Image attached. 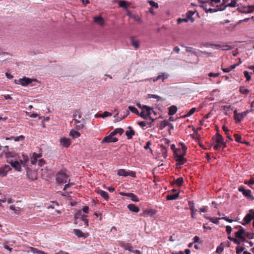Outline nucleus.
<instances>
[{
    "mask_svg": "<svg viewBox=\"0 0 254 254\" xmlns=\"http://www.w3.org/2000/svg\"><path fill=\"white\" fill-rule=\"evenodd\" d=\"M187 147L183 143H179L176 147V169L180 168V166L186 163L187 159L185 158Z\"/></svg>",
    "mask_w": 254,
    "mask_h": 254,
    "instance_id": "obj_1",
    "label": "nucleus"
},
{
    "mask_svg": "<svg viewBox=\"0 0 254 254\" xmlns=\"http://www.w3.org/2000/svg\"><path fill=\"white\" fill-rule=\"evenodd\" d=\"M138 107L142 109V112L139 113L138 116L145 120H148V117L151 116L152 112H153V108L146 105L141 106L140 104L138 105Z\"/></svg>",
    "mask_w": 254,
    "mask_h": 254,
    "instance_id": "obj_2",
    "label": "nucleus"
},
{
    "mask_svg": "<svg viewBox=\"0 0 254 254\" xmlns=\"http://www.w3.org/2000/svg\"><path fill=\"white\" fill-rule=\"evenodd\" d=\"M212 139L216 142V144L213 146V149L215 150H219L221 147L222 144L224 143V138L218 130L215 135L212 137Z\"/></svg>",
    "mask_w": 254,
    "mask_h": 254,
    "instance_id": "obj_3",
    "label": "nucleus"
},
{
    "mask_svg": "<svg viewBox=\"0 0 254 254\" xmlns=\"http://www.w3.org/2000/svg\"><path fill=\"white\" fill-rule=\"evenodd\" d=\"M68 178V175L62 170L57 174L56 181L60 184H65L67 182Z\"/></svg>",
    "mask_w": 254,
    "mask_h": 254,
    "instance_id": "obj_4",
    "label": "nucleus"
},
{
    "mask_svg": "<svg viewBox=\"0 0 254 254\" xmlns=\"http://www.w3.org/2000/svg\"><path fill=\"white\" fill-rule=\"evenodd\" d=\"M239 230L235 233V237L237 239H239L242 242H244L246 240L245 237H248V235L245 232V229L242 226H239Z\"/></svg>",
    "mask_w": 254,
    "mask_h": 254,
    "instance_id": "obj_5",
    "label": "nucleus"
},
{
    "mask_svg": "<svg viewBox=\"0 0 254 254\" xmlns=\"http://www.w3.org/2000/svg\"><path fill=\"white\" fill-rule=\"evenodd\" d=\"M238 190L241 192L247 198L251 200H254V197L251 194L252 192L250 190H246L245 189L244 187L240 186L238 188Z\"/></svg>",
    "mask_w": 254,
    "mask_h": 254,
    "instance_id": "obj_6",
    "label": "nucleus"
},
{
    "mask_svg": "<svg viewBox=\"0 0 254 254\" xmlns=\"http://www.w3.org/2000/svg\"><path fill=\"white\" fill-rule=\"evenodd\" d=\"M117 174L120 176L127 177L128 176H129L133 178L136 177V174L134 172L131 171H126L124 169L119 170L118 171Z\"/></svg>",
    "mask_w": 254,
    "mask_h": 254,
    "instance_id": "obj_7",
    "label": "nucleus"
},
{
    "mask_svg": "<svg viewBox=\"0 0 254 254\" xmlns=\"http://www.w3.org/2000/svg\"><path fill=\"white\" fill-rule=\"evenodd\" d=\"M244 220L245 221L243 223L244 225L249 224L252 220H254V210L250 209L249 213L245 216Z\"/></svg>",
    "mask_w": 254,
    "mask_h": 254,
    "instance_id": "obj_8",
    "label": "nucleus"
},
{
    "mask_svg": "<svg viewBox=\"0 0 254 254\" xmlns=\"http://www.w3.org/2000/svg\"><path fill=\"white\" fill-rule=\"evenodd\" d=\"M114 135L111 132L109 135L105 136L102 140L101 143H111V142H116L118 141V139L117 137H114Z\"/></svg>",
    "mask_w": 254,
    "mask_h": 254,
    "instance_id": "obj_9",
    "label": "nucleus"
},
{
    "mask_svg": "<svg viewBox=\"0 0 254 254\" xmlns=\"http://www.w3.org/2000/svg\"><path fill=\"white\" fill-rule=\"evenodd\" d=\"M201 6L204 8L206 13H213L218 11H221L220 10L221 9V5L217 6V7L215 8H208L207 5V2H204L203 3H202Z\"/></svg>",
    "mask_w": 254,
    "mask_h": 254,
    "instance_id": "obj_10",
    "label": "nucleus"
},
{
    "mask_svg": "<svg viewBox=\"0 0 254 254\" xmlns=\"http://www.w3.org/2000/svg\"><path fill=\"white\" fill-rule=\"evenodd\" d=\"M168 126L169 127L168 131L170 134L171 133V130L174 129V126L173 124H171L169 120H165L161 122L160 125V128L163 129L166 127Z\"/></svg>",
    "mask_w": 254,
    "mask_h": 254,
    "instance_id": "obj_11",
    "label": "nucleus"
},
{
    "mask_svg": "<svg viewBox=\"0 0 254 254\" xmlns=\"http://www.w3.org/2000/svg\"><path fill=\"white\" fill-rule=\"evenodd\" d=\"M234 117L236 123H240L246 117V113L242 112L241 113H238L237 111L235 110L234 112Z\"/></svg>",
    "mask_w": 254,
    "mask_h": 254,
    "instance_id": "obj_12",
    "label": "nucleus"
},
{
    "mask_svg": "<svg viewBox=\"0 0 254 254\" xmlns=\"http://www.w3.org/2000/svg\"><path fill=\"white\" fill-rule=\"evenodd\" d=\"M11 169L10 166L8 165H5L3 167H0V176L2 177L6 176L7 172Z\"/></svg>",
    "mask_w": 254,
    "mask_h": 254,
    "instance_id": "obj_13",
    "label": "nucleus"
},
{
    "mask_svg": "<svg viewBox=\"0 0 254 254\" xmlns=\"http://www.w3.org/2000/svg\"><path fill=\"white\" fill-rule=\"evenodd\" d=\"M32 82V80L27 77H24L23 78H20L18 80V84H21L22 86H26L31 84Z\"/></svg>",
    "mask_w": 254,
    "mask_h": 254,
    "instance_id": "obj_14",
    "label": "nucleus"
},
{
    "mask_svg": "<svg viewBox=\"0 0 254 254\" xmlns=\"http://www.w3.org/2000/svg\"><path fill=\"white\" fill-rule=\"evenodd\" d=\"M74 234L78 238H86L89 236L88 233H84L80 229H75L73 230Z\"/></svg>",
    "mask_w": 254,
    "mask_h": 254,
    "instance_id": "obj_15",
    "label": "nucleus"
},
{
    "mask_svg": "<svg viewBox=\"0 0 254 254\" xmlns=\"http://www.w3.org/2000/svg\"><path fill=\"white\" fill-rule=\"evenodd\" d=\"M60 142L61 144L64 147H68L71 144L70 140L68 138H61Z\"/></svg>",
    "mask_w": 254,
    "mask_h": 254,
    "instance_id": "obj_16",
    "label": "nucleus"
},
{
    "mask_svg": "<svg viewBox=\"0 0 254 254\" xmlns=\"http://www.w3.org/2000/svg\"><path fill=\"white\" fill-rule=\"evenodd\" d=\"M237 1L236 0H231L230 3L226 4L225 5H221V10H224L227 7H235L238 6L237 4Z\"/></svg>",
    "mask_w": 254,
    "mask_h": 254,
    "instance_id": "obj_17",
    "label": "nucleus"
},
{
    "mask_svg": "<svg viewBox=\"0 0 254 254\" xmlns=\"http://www.w3.org/2000/svg\"><path fill=\"white\" fill-rule=\"evenodd\" d=\"M128 130H127L126 131V135H127V138L128 139H130L132 138V136L133 135H134L135 134V131L134 130L132 129V128L129 126L128 127Z\"/></svg>",
    "mask_w": 254,
    "mask_h": 254,
    "instance_id": "obj_18",
    "label": "nucleus"
},
{
    "mask_svg": "<svg viewBox=\"0 0 254 254\" xmlns=\"http://www.w3.org/2000/svg\"><path fill=\"white\" fill-rule=\"evenodd\" d=\"M119 245L121 247L123 248L124 249L128 250L129 252L132 251V247L131 246V245L129 243H125L123 242H120L119 243Z\"/></svg>",
    "mask_w": 254,
    "mask_h": 254,
    "instance_id": "obj_19",
    "label": "nucleus"
},
{
    "mask_svg": "<svg viewBox=\"0 0 254 254\" xmlns=\"http://www.w3.org/2000/svg\"><path fill=\"white\" fill-rule=\"evenodd\" d=\"M127 208L130 211L136 213H137L140 211V208L134 204H128Z\"/></svg>",
    "mask_w": 254,
    "mask_h": 254,
    "instance_id": "obj_20",
    "label": "nucleus"
},
{
    "mask_svg": "<svg viewBox=\"0 0 254 254\" xmlns=\"http://www.w3.org/2000/svg\"><path fill=\"white\" fill-rule=\"evenodd\" d=\"M123 195L130 197L131 198V199L133 201H135V202L139 201V199L137 197V196L132 193H125L123 194Z\"/></svg>",
    "mask_w": 254,
    "mask_h": 254,
    "instance_id": "obj_21",
    "label": "nucleus"
},
{
    "mask_svg": "<svg viewBox=\"0 0 254 254\" xmlns=\"http://www.w3.org/2000/svg\"><path fill=\"white\" fill-rule=\"evenodd\" d=\"M73 121L76 125V129L80 130L83 128L84 125H83V123H82L81 121H78V120H77L76 119H74Z\"/></svg>",
    "mask_w": 254,
    "mask_h": 254,
    "instance_id": "obj_22",
    "label": "nucleus"
},
{
    "mask_svg": "<svg viewBox=\"0 0 254 254\" xmlns=\"http://www.w3.org/2000/svg\"><path fill=\"white\" fill-rule=\"evenodd\" d=\"M11 166L14 168V169L17 171H21V164L18 161H14L11 163Z\"/></svg>",
    "mask_w": 254,
    "mask_h": 254,
    "instance_id": "obj_23",
    "label": "nucleus"
},
{
    "mask_svg": "<svg viewBox=\"0 0 254 254\" xmlns=\"http://www.w3.org/2000/svg\"><path fill=\"white\" fill-rule=\"evenodd\" d=\"M131 44L135 49H137L140 46V42L138 40L134 39L133 37L130 38Z\"/></svg>",
    "mask_w": 254,
    "mask_h": 254,
    "instance_id": "obj_24",
    "label": "nucleus"
},
{
    "mask_svg": "<svg viewBox=\"0 0 254 254\" xmlns=\"http://www.w3.org/2000/svg\"><path fill=\"white\" fill-rule=\"evenodd\" d=\"M97 192L99 195H100L105 199H106V200H108L109 195H108V193L106 191H104L101 190H98Z\"/></svg>",
    "mask_w": 254,
    "mask_h": 254,
    "instance_id": "obj_25",
    "label": "nucleus"
},
{
    "mask_svg": "<svg viewBox=\"0 0 254 254\" xmlns=\"http://www.w3.org/2000/svg\"><path fill=\"white\" fill-rule=\"evenodd\" d=\"M254 11V6L250 5L246 7H244L242 12L244 13H251Z\"/></svg>",
    "mask_w": 254,
    "mask_h": 254,
    "instance_id": "obj_26",
    "label": "nucleus"
},
{
    "mask_svg": "<svg viewBox=\"0 0 254 254\" xmlns=\"http://www.w3.org/2000/svg\"><path fill=\"white\" fill-rule=\"evenodd\" d=\"M171 193H168L166 196V198L167 200H171L175 199V189L171 190Z\"/></svg>",
    "mask_w": 254,
    "mask_h": 254,
    "instance_id": "obj_27",
    "label": "nucleus"
},
{
    "mask_svg": "<svg viewBox=\"0 0 254 254\" xmlns=\"http://www.w3.org/2000/svg\"><path fill=\"white\" fill-rule=\"evenodd\" d=\"M94 21L100 25H103L104 19L101 16H96L94 18Z\"/></svg>",
    "mask_w": 254,
    "mask_h": 254,
    "instance_id": "obj_28",
    "label": "nucleus"
},
{
    "mask_svg": "<svg viewBox=\"0 0 254 254\" xmlns=\"http://www.w3.org/2000/svg\"><path fill=\"white\" fill-rule=\"evenodd\" d=\"M111 116H112L111 113L107 112V111H105L102 114H99V115H96L95 117L104 118L105 117H110Z\"/></svg>",
    "mask_w": 254,
    "mask_h": 254,
    "instance_id": "obj_29",
    "label": "nucleus"
},
{
    "mask_svg": "<svg viewBox=\"0 0 254 254\" xmlns=\"http://www.w3.org/2000/svg\"><path fill=\"white\" fill-rule=\"evenodd\" d=\"M27 175L28 177L32 180H35L37 179V177L35 173H32L31 171H27Z\"/></svg>",
    "mask_w": 254,
    "mask_h": 254,
    "instance_id": "obj_30",
    "label": "nucleus"
},
{
    "mask_svg": "<svg viewBox=\"0 0 254 254\" xmlns=\"http://www.w3.org/2000/svg\"><path fill=\"white\" fill-rule=\"evenodd\" d=\"M83 216V214L82 213V211L81 210H79L78 212H76L74 214V218L75 223H77V220L78 219H81L82 216Z\"/></svg>",
    "mask_w": 254,
    "mask_h": 254,
    "instance_id": "obj_31",
    "label": "nucleus"
},
{
    "mask_svg": "<svg viewBox=\"0 0 254 254\" xmlns=\"http://www.w3.org/2000/svg\"><path fill=\"white\" fill-rule=\"evenodd\" d=\"M9 208L13 211L15 214H19L20 213L21 208L19 207H16L12 205L9 206Z\"/></svg>",
    "mask_w": 254,
    "mask_h": 254,
    "instance_id": "obj_32",
    "label": "nucleus"
},
{
    "mask_svg": "<svg viewBox=\"0 0 254 254\" xmlns=\"http://www.w3.org/2000/svg\"><path fill=\"white\" fill-rule=\"evenodd\" d=\"M30 249L31 252L32 253H33V254H45V252L44 251L39 250L37 248H33V247H30Z\"/></svg>",
    "mask_w": 254,
    "mask_h": 254,
    "instance_id": "obj_33",
    "label": "nucleus"
},
{
    "mask_svg": "<svg viewBox=\"0 0 254 254\" xmlns=\"http://www.w3.org/2000/svg\"><path fill=\"white\" fill-rule=\"evenodd\" d=\"M69 135L73 138H77L80 136V133L78 131L72 129L70 131Z\"/></svg>",
    "mask_w": 254,
    "mask_h": 254,
    "instance_id": "obj_34",
    "label": "nucleus"
},
{
    "mask_svg": "<svg viewBox=\"0 0 254 254\" xmlns=\"http://www.w3.org/2000/svg\"><path fill=\"white\" fill-rule=\"evenodd\" d=\"M23 160H20V164L22 165L24 167H26L27 166V162L29 161L28 157L27 156L23 155Z\"/></svg>",
    "mask_w": 254,
    "mask_h": 254,
    "instance_id": "obj_35",
    "label": "nucleus"
},
{
    "mask_svg": "<svg viewBox=\"0 0 254 254\" xmlns=\"http://www.w3.org/2000/svg\"><path fill=\"white\" fill-rule=\"evenodd\" d=\"M195 111H196L195 108H192L187 113V114L182 116L181 117L186 118L187 117H190L191 115H192L195 112Z\"/></svg>",
    "mask_w": 254,
    "mask_h": 254,
    "instance_id": "obj_36",
    "label": "nucleus"
},
{
    "mask_svg": "<svg viewBox=\"0 0 254 254\" xmlns=\"http://www.w3.org/2000/svg\"><path fill=\"white\" fill-rule=\"evenodd\" d=\"M222 129L223 131L225 132V134L227 135V137L230 140H233V138L231 137V136L230 135L229 132V129L225 126H223Z\"/></svg>",
    "mask_w": 254,
    "mask_h": 254,
    "instance_id": "obj_37",
    "label": "nucleus"
},
{
    "mask_svg": "<svg viewBox=\"0 0 254 254\" xmlns=\"http://www.w3.org/2000/svg\"><path fill=\"white\" fill-rule=\"evenodd\" d=\"M184 183V179L183 177H180L179 178L176 179V186L178 187L182 186Z\"/></svg>",
    "mask_w": 254,
    "mask_h": 254,
    "instance_id": "obj_38",
    "label": "nucleus"
},
{
    "mask_svg": "<svg viewBox=\"0 0 254 254\" xmlns=\"http://www.w3.org/2000/svg\"><path fill=\"white\" fill-rule=\"evenodd\" d=\"M224 246L223 243H221L220 245L219 246H218L216 249V253L219 254H221L224 250Z\"/></svg>",
    "mask_w": 254,
    "mask_h": 254,
    "instance_id": "obj_39",
    "label": "nucleus"
},
{
    "mask_svg": "<svg viewBox=\"0 0 254 254\" xmlns=\"http://www.w3.org/2000/svg\"><path fill=\"white\" fill-rule=\"evenodd\" d=\"M112 132V134L114 135L117 134V133L120 134V135H122L124 132V129L122 128H118L115 129Z\"/></svg>",
    "mask_w": 254,
    "mask_h": 254,
    "instance_id": "obj_40",
    "label": "nucleus"
},
{
    "mask_svg": "<svg viewBox=\"0 0 254 254\" xmlns=\"http://www.w3.org/2000/svg\"><path fill=\"white\" fill-rule=\"evenodd\" d=\"M39 157V156L36 153H34V154H33V157L31 158V164H35L37 161V159Z\"/></svg>",
    "mask_w": 254,
    "mask_h": 254,
    "instance_id": "obj_41",
    "label": "nucleus"
},
{
    "mask_svg": "<svg viewBox=\"0 0 254 254\" xmlns=\"http://www.w3.org/2000/svg\"><path fill=\"white\" fill-rule=\"evenodd\" d=\"M193 130L194 131V133L193 134L191 135V136L195 139H197V140H199L200 138V135L198 134L197 130H196L195 129H193Z\"/></svg>",
    "mask_w": 254,
    "mask_h": 254,
    "instance_id": "obj_42",
    "label": "nucleus"
},
{
    "mask_svg": "<svg viewBox=\"0 0 254 254\" xmlns=\"http://www.w3.org/2000/svg\"><path fill=\"white\" fill-rule=\"evenodd\" d=\"M190 209L191 211V216L192 218H195V214L197 211V210L195 209L193 206H190Z\"/></svg>",
    "mask_w": 254,
    "mask_h": 254,
    "instance_id": "obj_43",
    "label": "nucleus"
},
{
    "mask_svg": "<svg viewBox=\"0 0 254 254\" xmlns=\"http://www.w3.org/2000/svg\"><path fill=\"white\" fill-rule=\"evenodd\" d=\"M119 3L120 7L127 9L128 5L127 1L125 0L120 1Z\"/></svg>",
    "mask_w": 254,
    "mask_h": 254,
    "instance_id": "obj_44",
    "label": "nucleus"
},
{
    "mask_svg": "<svg viewBox=\"0 0 254 254\" xmlns=\"http://www.w3.org/2000/svg\"><path fill=\"white\" fill-rule=\"evenodd\" d=\"M239 91L243 94H248L249 93V90L245 88L244 87H241L239 89Z\"/></svg>",
    "mask_w": 254,
    "mask_h": 254,
    "instance_id": "obj_45",
    "label": "nucleus"
},
{
    "mask_svg": "<svg viewBox=\"0 0 254 254\" xmlns=\"http://www.w3.org/2000/svg\"><path fill=\"white\" fill-rule=\"evenodd\" d=\"M146 120L147 121L145 122L146 123V125H148L149 127H151L152 126V123L154 121V119L152 118L150 116L148 117V120Z\"/></svg>",
    "mask_w": 254,
    "mask_h": 254,
    "instance_id": "obj_46",
    "label": "nucleus"
},
{
    "mask_svg": "<svg viewBox=\"0 0 254 254\" xmlns=\"http://www.w3.org/2000/svg\"><path fill=\"white\" fill-rule=\"evenodd\" d=\"M128 109L132 113H135L136 114H137L138 115L139 113L138 111L137 110V109L133 106H128Z\"/></svg>",
    "mask_w": 254,
    "mask_h": 254,
    "instance_id": "obj_47",
    "label": "nucleus"
},
{
    "mask_svg": "<svg viewBox=\"0 0 254 254\" xmlns=\"http://www.w3.org/2000/svg\"><path fill=\"white\" fill-rule=\"evenodd\" d=\"M208 219L211 221L212 223L218 224H219V220L220 219V218H208Z\"/></svg>",
    "mask_w": 254,
    "mask_h": 254,
    "instance_id": "obj_48",
    "label": "nucleus"
},
{
    "mask_svg": "<svg viewBox=\"0 0 254 254\" xmlns=\"http://www.w3.org/2000/svg\"><path fill=\"white\" fill-rule=\"evenodd\" d=\"M244 75L246 78V80L249 81L251 79V76L250 74L247 71L244 72Z\"/></svg>",
    "mask_w": 254,
    "mask_h": 254,
    "instance_id": "obj_49",
    "label": "nucleus"
},
{
    "mask_svg": "<svg viewBox=\"0 0 254 254\" xmlns=\"http://www.w3.org/2000/svg\"><path fill=\"white\" fill-rule=\"evenodd\" d=\"M186 18L189 20V21H190L191 23H193L194 21V18L190 15L188 14L187 12L186 13Z\"/></svg>",
    "mask_w": 254,
    "mask_h": 254,
    "instance_id": "obj_50",
    "label": "nucleus"
},
{
    "mask_svg": "<svg viewBox=\"0 0 254 254\" xmlns=\"http://www.w3.org/2000/svg\"><path fill=\"white\" fill-rule=\"evenodd\" d=\"M169 114L173 115L175 114V105H172L169 108Z\"/></svg>",
    "mask_w": 254,
    "mask_h": 254,
    "instance_id": "obj_51",
    "label": "nucleus"
},
{
    "mask_svg": "<svg viewBox=\"0 0 254 254\" xmlns=\"http://www.w3.org/2000/svg\"><path fill=\"white\" fill-rule=\"evenodd\" d=\"M166 77H165V75L164 74L163 75H158L156 78H154L153 79V81L155 82L159 79H162L163 81L166 78Z\"/></svg>",
    "mask_w": 254,
    "mask_h": 254,
    "instance_id": "obj_52",
    "label": "nucleus"
},
{
    "mask_svg": "<svg viewBox=\"0 0 254 254\" xmlns=\"http://www.w3.org/2000/svg\"><path fill=\"white\" fill-rule=\"evenodd\" d=\"M189 22V20L187 19L186 17L185 18H178L177 19V23L178 24L182 23V22Z\"/></svg>",
    "mask_w": 254,
    "mask_h": 254,
    "instance_id": "obj_53",
    "label": "nucleus"
},
{
    "mask_svg": "<svg viewBox=\"0 0 254 254\" xmlns=\"http://www.w3.org/2000/svg\"><path fill=\"white\" fill-rule=\"evenodd\" d=\"M221 47H221V49H222V50H230L232 49V47L228 45H221Z\"/></svg>",
    "mask_w": 254,
    "mask_h": 254,
    "instance_id": "obj_54",
    "label": "nucleus"
},
{
    "mask_svg": "<svg viewBox=\"0 0 254 254\" xmlns=\"http://www.w3.org/2000/svg\"><path fill=\"white\" fill-rule=\"evenodd\" d=\"M24 136L21 135L19 136L14 137V140L15 141H19V140H24Z\"/></svg>",
    "mask_w": 254,
    "mask_h": 254,
    "instance_id": "obj_55",
    "label": "nucleus"
},
{
    "mask_svg": "<svg viewBox=\"0 0 254 254\" xmlns=\"http://www.w3.org/2000/svg\"><path fill=\"white\" fill-rule=\"evenodd\" d=\"M148 3L152 7H155V8H158V3L155 2V1H153V0H149L148 1Z\"/></svg>",
    "mask_w": 254,
    "mask_h": 254,
    "instance_id": "obj_56",
    "label": "nucleus"
},
{
    "mask_svg": "<svg viewBox=\"0 0 254 254\" xmlns=\"http://www.w3.org/2000/svg\"><path fill=\"white\" fill-rule=\"evenodd\" d=\"M234 137L235 138V140L238 142L241 143L242 141H241V139L242 138L241 136L239 134H235Z\"/></svg>",
    "mask_w": 254,
    "mask_h": 254,
    "instance_id": "obj_57",
    "label": "nucleus"
},
{
    "mask_svg": "<svg viewBox=\"0 0 254 254\" xmlns=\"http://www.w3.org/2000/svg\"><path fill=\"white\" fill-rule=\"evenodd\" d=\"M86 216L84 215L83 216H82V217L81 218V220L83 221H84L85 225L86 227H88V225H89V223H88V220L87 219H86L85 218Z\"/></svg>",
    "mask_w": 254,
    "mask_h": 254,
    "instance_id": "obj_58",
    "label": "nucleus"
},
{
    "mask_svg": "<svg viewBox=\"0 0 254 254\" xmlns=\"http://www.w3.org/2000/svg\"><path fill=\"white\" fill-rule=\"evenodd\" d=\"M236 250L237 254H241L244 251V248L238 246L236 247Z\"/></svg>",
    "mask_w": 254,
    "mask_h": 254,
    "instance_id": "obj_59",
    "label": "nucleus"
},
{
    "mask_svg": "<svg viewBox=\"0 0 254 254\" xmlns=\"http://www.w3.org/2000/svg\"><path fill=\"white\" fill-rule=\"evenodd\" d=\"M228 239H229L231 241H233L235 244H238V245H239L240 244V241H239L238 239H237L236 238H232L230 236H229L228 237Z\"/></svg>",
    "mask_w": 254,
    "mask_h": 254,
    "instance_id": "obj_60",
    "label": "nucleus"
},
{
    "mask_svg": "<svg viewBox=\"0 0 254 254\" xmlns=\"http://www.w3.org/2000/svg\"><path fill=\"white\" fill-rule=\"evenodd\" d=\"M6 201V199L5 198L3 197L1 194L0 193V207H3L2 204H1V202H5Z\"/></svg>",
    "mask_w": 254,
    "mask_h": 254,
    "instance_id": "obj_61",
    "label": "nucleus"
},
{
    "mask_svg": "<svg viewBox=\"0 0 254 254\" xmlns=\"http://www.w3.org/2000/svg\"><path fill=\"white\" fill-rule=\"evenodd\" d=\"M226 231L228 235L230 234L232 231L231 227L230 226H227L226 227Z\"/></svg>",
    "mask_w": 254,
    "mask_h": 254,
    "instance_id": "obj_62",
    "label": "nucleus"
},
{
    "mask_svg": "<svg viewBox=\"0 0 254 254\" xmlns=\"http://www.w3.org/2000/svg\"><path fill=\"white\" fill-rule=\"evenodd\" d=\"M245 184H247L249 186H251L254 184V180L251 178L248 182H245Z\"/></svg>",
    "mask_w": 254,
    "mask_h": 254,
    "instance_id": "obj_63",
    "label": "nucleus"
},
{
    "mask_svg": "<svg viewBox=\"0 0 254 254\" xmlns=\"http://www.w3.org/2000/svg\"><path fill=\"white\" fill-rule=\"evenodd\" d=\"M137 124L142 128L147 126L146 123L144 121L138 122Z\"/></svg>",
    "mask_w": 254,
    "mask_h": 254,
    "instance_id": "obj_64",
    "label": "nucleus"
}]
</instances>
